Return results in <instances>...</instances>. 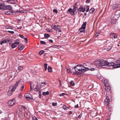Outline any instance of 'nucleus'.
Returning <instances> with one entry per match:
<instances>
[{"label": "nucleus", "mask_w": 120, "mask_h": 120, "mask_svg": "<svg viewBox=\"0 0 120 120\" xmlns=\"http://www.w3.org/2000/svg\"><path fill=\"white\" fill-rule=\"evenodd\" d=\"M58 26L52 25L51 26V27L52 29L56 30Z\"/></svg>", "instance_id": "obj_14"}, {"label": "nucleus", "mask_w": 120, "mask_h": 120, "mask_svg": "<svg viewBox=\"0 0 120 120\" xmlns=\"http://www.w3.org/2000/svg\"><path fill=\"white\" fill-rule=\"evenodd\" d=\"M39 90V89H38V88H37V87L36 88H34V90L36 91H38Z\"/></svg>", "instance_id": "obj_51"}, {"label": "nucleus", "mask_w": 120, "mask_h": 120, "mask_svg": "<svg viewBox=\"0 0 120 120\" xmlns=\"http://www.w3.org/2000/svg\"><path fill=\"white\" fill-rule=\"evenodd\" d=\"M18 48L20 51H21L23 49V48L22 45H20L18 46Z\"/></svg>", "instance_id": "obj_22"}, {"label": "nucleus", "mask_w": 120, "mask_h": 120, "mask_svg": "<svg viewBox=\"0 0 120 120\" xmlns=\"http://www.w3.org/2000/svg\"><path fill=\"white\" fill-rule=\"evenodd\" d=\"M7 32H8L10 33L11 34H14V32L13 31H11L10 30H8L7 31Z\"/></svg>", "instance_id": "obj_38"}, {"label": "nucleus", "mask_w": 120, "mask_h": 120, "mask_svg": "<svg viewBox=\"0 0 120 120\" xmlns=\"http://www.w3.org/2000/svg\"><path fill=\"white\" fill-rule=\"evenodd\" d=\"M23 69V67L22 66H20L18 67V70L19 72L22 71Z\"/></svg>", "instance_id": "obj_20"}, {"label": "nucleus", "mask_w": 120, "mask_h": 120, "mask_svg": "<svg viewBox=\"0 0 120 120\" xmlns=\"http://www.w3.org/2000/svg\"><path fill=\"white\" fill-rule=\"evenodd\" d=\"M56 30V32H57V31L61 32V30L60 27L59 26H58Z\"/></svg>", "instance_id": "obj_21"}, {"label": "nucleus", "mask_w": 120, "mask_h": 120, "mask_svg": "<svg viewBox=\"0 0 120 120\" xmlns=\"http://www.w3.org/2000/svg\"><path fill=\"white\" fill-rule=\"evenodd\" d=\"M53 11L55 13H57L58 12L57 11L56 9H53Z\"/></svg>", "instance_id": "obj_46"}, {"label": "nucleus", "mask_w": 120, "mask_h": 120, "mask_svg": "<svg viewBox=\"0 0 120 120\" xmlns=\"http://www.w3.org/2000/svg\"><path fill=\"white\" fill-rule=\"evenodd\" d=\"M48 70L49 72H51L52 71V69L50 67H49L48 68Z\"/></svg>", "instance_id": "obj_24"}, {"label": "nucleus", "mask_w": 120, "mask_h": 120, "mask_svg": "<svg viewBox=\"0 0 120 120\" xmlns=\"http://www.w3.org/2000/svg\"><path fill=\"white\" fill-rule=\"evenodd\" d=\"M110 36L112 38L116 39L117 37V36L116 35L114 34H110Z\"/></svg>", "instance_id": "obj_11"}, {"label": "nucleus", "mask_w": 120, "mask_h": 120, "mask_svg": "<svg viewBox=\"0 0 120 120\" xmlns=\"http://www.w3.org/2000/svg\"><path fill=\"white\" fill-rule=\"evenodd\" d=\"M18 97L20 98H21L22 97V96L20 94L19 95Z\"/></svg>", "instance_id": "obj_53"}, {"label": "nucleus", "mask_w": 120, "mask_h": 120, "mask_svg": "<svg viewBox=\"0 0 120 120\" xmlns=\"http://www.w3.org/2000/svg\"><path fill=\"white\" fill-rule=\"evenodd\" d=\"M73 10L75 14H76L78 11L77 7L74 6Z\"/></svg>", "instance_id": "obj_15"}, {"label": "nucleus", "mask_w": 120, "mask_h": 120, "mask_svg": "<svg viewBox=\"0 0 120 120\" xmlns=\"http://www.w3.org/2000/svg\"><path fill=\"white\" fill-rule=\"evenodd\" d=\"M85 65H77L74 67V69L76 74H79L81 72H84L86 71L90 70L88 68L84 66ZM94 70V68H91L90 70L93 71Z\"/></svg>", "instance_id": "obj_1"}, {"label": "nucleus", "mask_w": 120, "mask_h": 120, "mask_svg": "<svg viewBox=\"0 0 120 120\" xmlns=\"http://www.w3.org/2000/svg\"><path fill=\"white\" fill-rule=\"evenodd\" d=\"M52 105L53 106H56L57 105V103H56L52 102Z\"/></svg>", "instance_id": "obj_37"}, {"label": "nucleus", "mask_w": 120, "mask_h": 120, "mask_svg": "<svg viewBox=\"0 0 120 120\" xmlns=\"http://www.w3.org/2000/svg\"><path fill=\"white\" fill-rule=\"evenodd\" d=\"M24 96L28 100H29L30 99H31V95L29 93H27L25 94L24 95Z\"/></svg>", "instance_id": "obj_6"}, {"label": "nucleus", "mask_w": 120, "mask_h": 120, "mask_svg": "<svg viewBox=\"0 0 120 120\" xmlns=\"http://www.w3.org/2000/svg\"><path fill=\"white\" fill-rule=\"evenodd\" d=\"M19 36L22 38H24V36L23 35H22L21 34L19 35Z\"/></svg>", "instance_id": "obj_50"}, {"label": "nucleus", "mask_w": 120, "mask_h": 120, "mask_svg": "<svg viewBox=\"0 0 120 120\" xmlns=\"http://www.w3.org/2000/svg\"><path fill=\"white\" fill-rule=\"evenodd\" d=\"M107 79H104L103 81V83L105 84L104 82H105L106 83V85H108V84H107Z\"/></svg>", "instance_id": "obj_39"}, {"label": "nucleus", "mask_w": 120, "mask_h": 120, "mask_svg": "<svg viewBox=\"0 0 120 120\" xmlns=\"http://www.w3.org/2000/svg\"><path fill=\"white\" fill-rule=\"evenodd\" d=\"M16 45H18L19 44V41H15V42L14 43Z\"/></svg>", "instance_id": "obj_40"}, {"label": "nucleus", "mask_w": 120, "mask_h": 120, "mask_svg": "<svg viewBox=\"0 0 120 120\" xmlns=\"http://www.w3.org/2000/svg\"><path fill=\"white\" fill-rule=\"evenodd\" d=\"M32 118L33 120H38L37 119V118L35 117H32Z\"/></svg>", "instance_id": "obj_47"}, {"label": "nucleus", "mask_w": 120, "mask_h": 120, "mask_svg": "<svg viewBox=\"0 0 120 120\" xmlns=\"http://www.w3.org/2000/svg\"><path fill=\"white\" fill-rule=\"evenodd\" d=\"M65 95V94L64 93H62L61 94H60L59 95L60 96H63L64 95Z\"/></svg>", "instance_id": "obj_48"}, {"label": "nucleus", "mask_w": 120, "mask_h": 120, "mask_svg": "<svg viewBox=\"0 0 120 120\" xmlns=\"http://www.w3.org/2000/svg\"><path fill=\"white\" fill-rule=\"evenodd\" d=\"M91 1V0H87L86 1V3H89Z\"/></svg>", "instance_id": "obj_52"}, {"label": "nucleus", "mask_w": 120, "mask_h": 120, "mask_svg": "<svg viewBox=\"0 0 120 120\" xmlns=\"http://www.w3.org/2000/svg\"><path fill=\"white\" fill-rule=\"evenodd\" d=\"M78 107V104L76 106H75V107L76 108H77Z\"/></svg>", "instance_id": "obj_57"}, {"label": "nucleus", "mask_w": 120, "mask_h": 120, "mask_svg": "<svg viewBox=\"0 0 120 120\" xmlns=\"http://www.w3.org/2000/svg\"><path fill=\"white\" fill-rule=\"evenodd\" d=\"M111 49V47L110 46H109V47L108 48H106V50L108 51H109Z\"/></svg>", "instance_id": "obj_43"}, {"label": "nucleus", "mask_w": 120, "mask_h": 120, "mask_svg": "<svg viewBox=\"0 0 120 120\" xmlns=\"http://www.w3.org/2000/svg\"><path fill=\"white\" fill-rule=\"evenodd\" d=\"M85 9H86V11L88 12L89 10V6H86L85 7Z\"/></svg>", "instance_id": "obj_26"}, {"label": "nucleus", "mask_w": 120, "mask_h": 120, "mask_svg": "<svg viewBox=\"0 0 120 120\" xmlns=\"http://www.w3.org/2000/svg\"><path fill=\"white\" fill-rule=\"evenodd\" d=\"M24 39L25 41H27V39L26 38H24Z\"/></svg>", "instance_id": "obj_59"}, {"label": "nucleus", "mask_w": 120, "mask_h": 120, "mask_svg": "<svg viewBox=\"0 0 120 120\" xmlns=\"http://www.w3.org/2000/svg\"><path fill=\"white\" fill-rule=\"evenodd\" d=\"M22 107H23V108H24V109H25L26 108V107H25L24 106L22 105Z\"/></svg>", "instance_id": "obj_58"}, {"label": "nucleus", "mask_w": 120, "mask_h": 120, "mask_svg": "<svg viewBox=\"0 0 120 120\" xmlns=\"http://www.w3.org/2000/svg\"><path fill=\"white\" fill-rule=\"evenodd\" d=\"M109 99L108 96L106 97L105 99V103L107 105L109 104Z\"/></svg>", "instance_id": "obj_9"}, {"label": "nucleus", "mask_w": 120, "mask_h": 120, "mask_svg": "<svg viewBox=\"0 0 120 120\" xmlns=\"http://www.w3.org/2000/svg\"><path fill=\"white\" fill-rule=\"evenodd\" d=\"M106 61L103 60H97L94 62V64L97 67H101L104 66H106Z\"/></svg>", "instance_id": "obj_2"}, {"label": "nucleus", "mask_w": 120, "mask_h": 120, "mask_svg": "<svg viewBox=\"0 0 120 120\" xmlns=\"http://www.w3.org/2000/svg\"><path fill=\"white\" fill-rule=\"evenodd\" d=\"M105 89L106 91V92H109L110 90V88L108 86L109 85H106V84L105 83Z\"/></svg>", "instance_id": "obj_8"}, {"label": "nucleus", "mask_w": 120, "mask_h": 120, "mask_svg": "<svg viewBox=\"0 0 120 120\" xmlns=\"http://www.w3.org/2000/svg\"><path fill=\"white\" fill-rule=\"evenodd\" d=\"M5 9L4 10H11L12 9V7L10 5H6V6H5L4 7Z\"/></svg>", "instance_id": "obj_13"}, {"label": "nucleus", "mask_w": 120, "mask_h": 120, "mask_svg": "<svg viewBox=\"0 0 120 120\" xmlns=\"http://www.w3.org/2000/svg\"><path fill=\"white\" fill-rule=\"evenodd\" d=\"M18 71H16L15 74H16H16H18Z\"/></svg>", "instance_id": "obj_60"}, {"label": "nucleus", "mask_w": 120, "mask_h": 120, "mask_svg": "<svg viewBox=\"0 0 120 120\" xmlns=\"http://www.w3.org/2000/svg\"><path fill=\"white\" fill-rule=\"evenodd\" d=\"M50 36V35L49 34H44V37H45L48 38Z\"/></svg>", "instance_id": "obj_31"}, {"label": "nucleus", "mask_w": 120, "mask_h": 120, "mask_svg": "<svg viewBox=\"0 0 120 120\" xmlns=\"http://www.w3.org/2000/svg\"><path fill=\"white\" fill-rule=\"evenodd\" d=\"M20 80H18L16 82V83L15 85L14 86H13L14 87V88H15V89L18 86L19 84L20 83Z\"/></svg>", "instance_id": "obj_10"}, {"label": "nucleus", "mask_w": 120, "mask_h": 120, "mask_svg": "<svg viewBox=\"0 0 120 120\" xmlns=\"http://www.w3.org/2000/svg\"><path fill=\"white\" fill-rule=\"evenodd\" d=\"M85 30L84 29L82 28H80L79 29V31L81 33L83 32Z\"/></svg>", "instance_id": "obj_30"}, {"label": "nucleus", "mask_w": 120, "mask_h": 120, "mask_svg": "<svg viewBox=\"0 0 120 120\" xmlns=\"http://www.w3.org/2000/svg\"><path fill=\"white\" fill-rule=\"evenodd\" d=\"M99 34V33H97L96 34V35H95L96 37H97L98 36V35Z\"/></svg>", "instance_id": "obj_56"}, {"label": "nucleus", "mask_w": 120, "mask_h": 120, "mask_svg": "<svg viewBox=\"0 0 120 120\" xmlns=\"http://www.w3.org/2000/svg\"><path fill=\"white\" fill-rule=\"evenodd\" d=\"M60 85H59V87H61V83H60Z\"/></svg>", "instance_id": "obj_61"}, {"label": "nucleus", "mask_w": 120, "mask_h": 120, "mask_svg": "<svg viewBox=\"0 0 120 120\" xmlns=\"http://www.w3.org/2000/svg\"><path fill=\"white\" fill-rule=\"evenodd\" d=\"M116 64L113 66L115 68L120 67V59L117 60L115 61Z\"/></svg>", "instance_id": "obj_5"}, {"label": "nucleus", "mask_w": 120, "mask_h": 120, "mask_svg": "<svg viewBox=\"0 0 120 120\" xmlns=\"http://www.w3.org/2000/svg\"><path fill=\"white\" fill-rule=\"evenodd\" d=\"M15 99H13L9 101L8 102V105L10 106H12L15 104Z\"/></svg>", "instance_id": "obj_4"}, {"label": "nucleus", "mask_w": 120, "mask_h": 120, "mask_svg": "<svg viewBox=\"0 0 120 120\" xmlns=\"http://www.w3.org/2000/svg\"><path fill=\"white\" fill-rule=\"evenodd\" d=\"M82 115L81 114H80V115H79L78 117L79 118H80L82 117Z\"/></svg>", "instance_id": "obj_54"}, {"label": "nucleus", "mask_w": 120, "mask_h": 120, "mask_svg": "<svg viewBox=\"0 0 120 120\" xmlns=\"http://www.w3.org/2000/svg\"><path fill=\"white\" fill-rule=\"evenodd\" d=\"M67 72L68 73H71L70 70L68 68H67Z\"/></svg>", "instance_id": "obj_45"}, {"label": "nucleus", "mask_w": 120, "mask_h": 120, "mask_svg": "<svg viewBox=\"0 0 120 120\" xmlns=\"http://www.w3.org/2000/svg\"><path fill=\"white\" fill-rule=\"evenodd\" d=\"M84 15H85H85H87V14H86V13H84Z\"/></svg>", "instance_id": "obj_64"}, {"label": "nucleus", "mask_w": 120, "mask_h": 120, "mask_svg": "<svg viewBox=\"0 0 120 120\" xmlns=\"http://www.w3.org/2000/svg\"><path fill=\"white\" fill-rule=\"evenodd\" d=\"M106 64H106V66H107L109 67H111L112 66V68H115L114 67H113V66L114 65H115V63H114L113 62H108L107 61Z\"/></svg>", "instance_id": "obj_7"}, {"label": "nucleus", "mask_w": 120, "mask_h": 120, "mask_svg": "<svg viewBox=\"0 0 120 120\" xmlns=\"http://www.w3.org/2000/svg\"><path fill=\"white\" fill-rule=\"evenodd\" d=\"M24 87V86H22L20 89V91H23Z\"/></svg>", "instance_id": "obj_49"}, {"label": "nucleus", "mask_w": 120, "mask_h": 120, "mask_svg": "<svg viewBox=\"0 0 120 120\" xmlns=\"http://www.w3.org/2000/svg\"><path fill=\"white\" fill-rule=\"evenodd\" d=\"M42 94L43 95L45 96L49 94V91H47L46 92H43Z\"/></svg>", "instance_id": "obj_19"}, {"label": "nucleus", "mask_w": 120, "mask_h": 120, "mask_svg": "<svg viewBox=\"0 0 120 120\" xmlns=\"http://www.w3.org/2000/svg\"><path fill=\"white\" fill-rule=\"evenodd\" d=\"M44 51L43 50H42L40 52H39V54L40 55H41L43 54V53L44 52Z\"/></svg>", "instance_id": "obj_35"}, {"label": "nucleus", "mask_w": 120, "mask_h": 120, "mask_svg": "<svg viewBox=\"0 0 120 120\" xmlns=\"http://www.w3.org/2000/svg\"><path fill=\"white\" fill-rule=\"evenodd\" d=\"M11 46L12 48H14L16 46V45H15V43H13L11 45Z\"/></svg>", "instance_id": "obj_33"}, {"label": "nucleus", "mask_w": 120, "mask_h": 120, "mask_svg": "<svg viewBox=\"0 0 120 120\" xmlns=\"http://www.w3.org/2000/svg\"><path fill=\"white\" fill-rule=\"evenodd\" d=\"M86 24L85 23H83L82 24V28L84 29V30L86 28Z\"/></svg>", "instance_id": "obj_28"}, {"label": "nucleus", "mask_w": 120, "mask_h": 120, "mask_svg": "<svg viewBox=\"0 0 120 120\" xmlns=\"http://www.w3.org/2000/svg\"><path fill=\"white\" fill-rule=\"evenodd\" d=\"M7 41L6 40H4L1 41L0 42V44L1 45H2L3 44L7 42Z\"/></svg>", "instance_id": "obj_29"}, {"label": "nucleus", "mask_w": 120, "mask_h": 120, "mask_svg": "<svg viewBox=\"0 0 120 120\" xmlns=\"http://www.w3.org/2000/svg\"><path fill=\"white\" fill-rule=\"evenodd\" d=\"M85 10V8H84L83 7H80L78 9V10L79 11L82 12H84Z\"/></svg>", "instance_id": "obj_16"}, {"label": "nucleus", "mask_w": 120, "mask_h": 120, "mask_svg": "<svg viewBox=\"0 0 120 120\" xmlns=\"http://www.w3.org/2000/svg\"><path fill=\"white\" fill-rule=\"evenodd\" d=\"M5 5L3 4H0V9L4 10Z\"/></svg>", "instance_id": "obj_17"}, {"label": "nucleus", "mask_w": 120, "mask_h": 120, "mask_svg": "<svg viewBox=\"0 0 120 120\" xmlns=\"http://www.w3.org/2000/svg\"><path fill=\"white\" fill-rule=\"evenodd\" d=\"M2 120H8V119H6L4 120V119H2Z\"/></svg>", "instance_id": "obj_63"}, {"label": "nucleus", "mask_w": 120, "mask_h": 120, "mask_svg": "<svg viewBox=\"0 0 120 120\" xmlns=\"http://www.w3.org/2000/svg\"><path fill=\"white\" fill-rule=\"evenodd\" d=\"M5 28L7 29H9L11 30H13V29L11 26H6L5 27Z\"/></svg>", "instance_id": "obj_23"}, {"label": "nucleus", "mask_w": 120, "mask_h": 120, "mask_svg": "<svg viewBox=\"0 0 120 120\" xmlns=\"http://www.w3.org/2000/svg\"><path fill=\"white\" fill-rule=\"evenodd\" d=\"M63 108L64 109H67V106L65 105H63Z\"/></svg>", "instance_id": "obj_42"}, {"label": "nucleus", "mask_w": 120, "mask_h": 120, "mask_svg": "<svg viewBox=\"0 0 120 120\" xmlns=\"http://www.w3.org/2000/svg\"><path fill=\"white\" fill-rule=\"evenodd\" d=\"M70 83L71 86H73L74 85L75 83L73 81H71Z\"/></svg>", "instance_id": "obj_27"}, {"label": "nucleus", "mask_w": 120, "mask_h": 120, "mask_svg": "<svg viewBox=\"0 0 120 120\" xmlns=\"http://www.w3.org/2000/svg\"><path fill=\"white\" fill-rule=\"evenodd\" d=\"M118 5L117 4H113L112 7V8L113 9H117L118 8Z\"/></svg>", "instance_id": "obj_18"}, {"label": "nucleus", "mask_w": 120, "mask_h": 120, "mask_svg": "<svg viewBox=\"0 0 120 120\" xmlns=\"http://www.w3.org/2000/svg\"><path fill=\"white\" fill-rule=\"evenodd\" d=\"M49 41L51 43H52L53 42V40L52 39H49Z\"/></svg>", "instance_id": "obj_55"}, {"label": "nucleus", "mask_w": 120, "mask_h": 120, "mask_svg": "<svg viewBox=\"0 0 120 120\" xmlns=\"http://www.w3.org/2000/svg\"><path fill=\"white\" fill-rule=\"evenodd\" d=\"M47 64H44V66L45 67V71H46L47 68Z\"/></svg>", "instance_id": "obj_32"}, {"label": "nucleus", "mask_w": 120, "mask_h": 120, "mask_svg": "<svg viewBox=\"0 0 120 120\" xmlns=\"http://www.w3.org/2000/svg\"><path fill=\"white\" fill-rule=\"evenodd\" d=\"M11 13V12L10 11H6L5 12V14H6L7 15H9Z\"/></svg>", "instance_id": "obj_41"}, {"label": "nucleus", "mask_w": 120, "mask_h": 120, "mask_svg": "<svg viewBox=\"0 0 120 120\" xmlns=\"http://www.w3.org/2000/svg\"><path fill=\"white\" fill-rule=\"evenodd\" d=\"M46 85V84L45 82H41V86H44Z\"/></svg>", "instance_id": "obj_34"}, {"label": "nucleus", "mask_w": 120, "mask_h": 120, "mask_svg": "<svg viewBox=\"0 0 120 120\" xmlns=\"http://www.w3.org/2000/svg\"><path fill=\"white\" fill-rule=\"evenodd\" d=\"M15 88L13 86H10L8 92V95L9 96L11 95L13 92L15 91Z\"/></svg>", "instance_id": "obj_3"}, {"label": "nucleus", "mask_w": 120, "mask_h": 120, "mask_svg": "<svg viewBox=\"0 0 120 120\" xmlns=\"http://www.w3.org/2000/svg\"><path fill=\"white\" fill-rule=\"evenodd\" d=\"M30 87H31V89H32V85L31 84H30Z\"/></svg>", "instance_id": "obj_62"}, {"label": "nucleus", "mask_w": 120, "mask_h": 120, "mask_svg": "<svg viewBox=\"0 0 120 120\" xmlns=\"http://www.w3.org/2000/svg\"><path fill=\"white\" fill-rule=\"evenodd\" d=\"M94 11V9L93 8H91L89 11L91 13H93Z\"/></svg>", "instance_id": "obj_25"}, {"label": "nucleus", "mask_w": 120, "mask_h": 120, "mask_svg": "<svg viewBox=\"0 0 120 120\" xmlns=\"http://www.w3.org/2000/svg\"><path fill=\"white\" fill-rule=\"evenodd\" d=\"M36 87L38 88V89H39L41 88V86L39 84H37L36 86Z\"/></svg>", "instance_id": "obj_36"}, {"label": "nucleus", "mask_w": 120, "mask_h": 120, "mask_svg": "<svg viewBox=\"0 0 120 120\" xmlns=\"http://www.w3.org/2000/svg\"><path fill=\"white\" fill-rule=\"evenodd\" d=\"M68 11L70 14L72 15H75L74 13V12L73 10L71 8L69 9H68Z\"/></svg>", "instance_id": "obj_12"}, {"label": "nucleus", "mask_w": 120, "mask_h": 120, "mask_svg": "<svg viewBox=\"0 0 120 120\" xmlns=\"http://www.w3.org/2000/svg\"><path fill=\"white\" fill-rule=\"evenodd\" d=\"M41 44H45L46 42L45 41H41Z\"/></svg>", "instance_id": "obj_44"}]
</instances>
